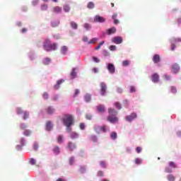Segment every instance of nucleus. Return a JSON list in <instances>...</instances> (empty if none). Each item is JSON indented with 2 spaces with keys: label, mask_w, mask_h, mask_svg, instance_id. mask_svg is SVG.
<instances>
[{
  "label": "nucleus",
  "mask_w": 181,
  "mask_h": 181,
  "mask_svg": "<svg viewBox=\"0 0 181 181\" xmlns=\"http://www.w3.org/2000/svg\"><path fill=\"white\" fill-rule=\"evenodd\" d=\"M43 48L46 52H52V50H56L57 49V44H52L50 40L47 39L44 42Z\"/></svg>",
  "instance_id": "nucleus-1"
},
{
  "label": "nucleus",
  "mask_w": 181,
  "mask_h": 181,
  "mask_svg": "<svg viewBox=\"0 0 181 181\" xmlns=\"http://www.w3.org/2000/svg\"><path fill=\"white\" fill-rule=\"evenodd\" d=\"M63 122L65 126L71 127L74 124V118L71 115H65L63 118Z\"/></svg>",
  "instance_id": "nucleus-2"
},
{
  "label": "nucleus",
  "mask_w": 181,
  "mask_h": 181,
  "mask_svg": "<svg viewBox=\"0 0 181 181\" xmlns=\"http://www.w3.org/2000/svg\"><path fill=\"white\" fill-rule=\"evenodd\" d=\"M94 129L97 134H101V132H107V126L103 125V127H100L98 125H95Z\"/></svg>",
  "instance_id": "nucleus-3"
},
{
  "label": "nucleus",
  "mask_w": 181,
  "mask_h": 181,
  "mask_svg": "<svg viewBox=\"0 0 181 181\" xmlns=\"http://www.w3.org/2000/svg\"><path fill=\"white\" fill-rule=\"evenodd\" d=\"M107 93V85L104 82L100 83V94L101 95H105Z\"/></svg>",
  "instance_id": "nucleus-4"
},
{
  "label": "nucleus",
  "mask_w": 181,
  "mask_h": 181,
  "mask_svg": "<svg viewBox=\"0 0 181 181\" xmlns=\"http://www.w3.org/2000/svg\"><path fill=\"white\" fill-rule=\"evenodd\" d=\"M94 22L99 23H104L105 22V18L100 16H95L94 17Z\"/></svg>",
  "instance_id": "nucleus-5"
},
{
  "label": "nucleus",
  "mask_w": 181,
  "mask_h": 181,
  "mask_svg": "<svg viewBox=\"0 0 181 181\" xmlns=\"http://www.w3.org/2000/svg\"><path fill=\"white\" fill-rule=\"evenodd\" d=\"M107 119L111 124H117L118 122V117L116 116H108Z\"/></svg>",
  "instance_id": "nucleus-6"
},
{
  "label": "nucleus",
  "mask_w": 181,
  "mask_h": 181,
  "mask_svg": "<svg viewBox=\"0 0 181 181\" xmlns=\"http://www.w3.org/2000/svg\"><path fill=\"white\" fill-rule=\"evenodd\" d=\"M112 42L115 43V45H121L122 43V37L119 36L115 37L112 39Z\"/></svg>",
  "instance_id": "nucleus-7"
},
{
  "label": "nucleus",
  "mask_w": 181,
  "mask_h": 181,
  "mask_svg": "<svg viewBox=\"0 0 181 181\" xmlns=\"http://www.w3.org/2000/svg\"><path fill=\"white\" fill-rule=\"evenodd\" d=\"M107 111L109 112V117H117L118 114V112L114 108H109Z\"/></svg>",
  "instance_id": "nucleus-8"
},
{
  "label": "nucleus",
  "mask_w": 181,
  "mask_h": 181,
  "mask_svg": "<svg viewBox=\"0 0 181 181\" xmlns=\"http://www.w3.org/2000/svg\"><path fill=\"white\" fill-rule=\"evenodd\" d=\"M107 70L111 74H114L115 73V66L112 64H108Z\"/></svg>",
  "instance_id": "nucleus-9"
},
{
  "label": "nucleus",
  "mask_w": 181,
  "mask_h": 181,
  "mask_svg": "<svg viewBox=\"0 0 181 181\" xmlns=\"http://www.w3.org/2000/svg\"><path fill=\"white\" fill-rule=\"evenodd\" d=\"M135 118H136V113H132L130 115L126 117V120L131 122V121H133Z\"/></svg>",
  "instance_id": "nucleus-10"
},
{
  "label": "nucleus",
  "mask_w": 181,
  "mask_h": 181,
  "mask_svg": "<svg viewBox=\"0 0 181 181\" xmlns=\"http://www.w3.org/2000/svg\"><path fill=\"white\" fill-rule=\"evenodd\" d=\"M63 83H64V79H60V80L57 81V84H55L54 86V90H59L60 88V85L63 84Z\"/></svg>",
  "instance_id": "nucleus-11"
},
{
  "label": "nucleus",
  "mask_w": 181,
  "mask_h": 181,
  "mask_svg": "<svg viewBox=\"0 0 181 181\" xmlns=\"http://www.w3.org/2000/svg\"><path fill=\"white\" fill-rule=\"evenodd\" d=\"M151 80L153 83H158L159 82V75L158 74H153L151 76Z\"/></svg>",
  "instance_id": "nucleus-12"
},
{
  "label": "nucleus",
  "mask_w": 181,
  "mask_h": 181,
  "mask_svg": "<svg viewBox=\"0 0 181 181\" xmlns=\"http://www.w3.org/2000/svg\"><path fill=\"white\" fill-rule=\"evenodd\" d=\"M173 73H179V70H180V67L177 64H174L172 66Z\"/></svg>",
  "instance_id": "nucleus-13"
},
{
  "label": "nucleus",
  "mask_w": 181,
  "mask_h": 181,
  "mask_svg": "<svg viewBox=\"0 0 181 181\" xmlns=\"http://www.w3.org/2000/svg\"><path fill=\"white\" fill-rule=\"evenodd\" d=\"M153 62L155 64H158L160 62V56L159 54H155L153 57Z\"/></svg>",
  "instance_id": "nucleus-14"
},
{
  "label": "nucleus",
  "mask_w": 181,
  "mask_h": 181,
  "mask_svg": "<svg viewBox=\"0 0 181 181\" xmlns=\"http://www.w3.org/2000/svg\"><path fill=\"white\" fill-rule=\"evenodd\" d=\"M52 129H53V124H52V122L50 121L47 122L46 130L50 132Z\"/></svg>",
  "instance_id": "nucleus-15"
},
{
  "label": "nucleus",
  "mask_w": 181,
  "mask_h": 181,
  "mask_svg": "<svg viewBox=\"0 0 181 181\" xmlns=\"http://www.w3.org/2000/svg\"><path fill=\"white\" fill-rule=\"evenodd\" d=\"M45 111H46L47 114H48L49 115H52V114H54V108H53L51 106L47 107Z\"/></svg>",
  "instance_id": "nucleus-16"
},
{
  "label": "nucleus",
  "mask_w": 181,
  "mask_h": 181,
  "mask_svg": "<svg viewBox=\"0 0 181 181\" xmlns=\"http://www.w3.org/2000/svg\"><path fill=\"white\" fill-rule=\"evenodd\" d=\"M98 112H105V106L104 105H99L97 106Z\"/></svg>",
  "instance_id": "nucleus-17"
},
{
  "label": "nucleus",
  "mask_w": 181,
  "mask_h": 181,
  "mask_svg": "<svg viewBox=\"0 0 181 181\" xmlns=\"http://www.w3.org/2000/svg\"><path fill=\"white\" fill-rule=\"evenodd\" d=\"M76 148V144L71 141L68 143V149L72 152V151H74V148Z\"/></svg>",
  "instance_id": "nucleus-18"
},
{
  "label": "nucleus",
  "mask_w": 181,
  "mask_h": 181,
  "mask_svg": "<svg viewBox=\"0 0 181 181\" xmlns=\"http://www.w3.org/2000/svg\"><path fill=\"white\" fill-rule=\"evenodd\" d=\"M117 32V28L115 27L109 28L107 30V35H112Z\"/></svg>",
  "instance_id": "nucleus-19"
},
{
  "label": "nucleus",
  "mask_w": 181,
  "mask_h": 181,
  "mask_svg": "<svg viewBox=\"0 0 181 181\" xmlns=\"http://www.w3.org/2000/svg\"><path fill=\"white\" fill-rule=\"evenodd\" d=\"M68 50H69V48L66 45H64L61 47V53L62 54H66Z\"/></svg>",
  "instance_id": "nucleus-20"
},
{
  "label": "nucleus",
  "mask_w": 181,
  "mask_h": 181,
  "mask_svg": "<svg viewBox=\"0 0 181 181\" xmlns=\"http://www.w3.org/2000/svg\"><path fill=\"white\" fill-rule=\"evenodd\" d=\"M52 12H54L55 13H60L62 12V7L60 6L54 7Z\"/></svg>",
  "instance_id": "nucleus-21"
},
{
  "label": "nucleus",
  "mask_w": 181,
  "mask_h": 181,
  "mask_svg": "<svg viewBox=\"0 0 181 181\" xmlns=\"http://www.w3.org/2000/svg\"><path fill=\"white\" fill-rule=\"evenodd\" d=\"M71 78H76V77H77V72H76V68H74L72 69V71L71 73Z\"/></svg>",
  "instance_id": "nucleus-22"
},
{
  "label": "nucleus",
  "mask_w": 181,
  "mask_h": 181,
  "mask_svg": "<svg viewBox=\"0 0 181 181\" xmlns=\"http://www.w3.org/2000/svg\"><path fill=\"white\" fill-rule=\"evenodd\" d=\"M53 152H54V153H55V155H59L60 153V148H59V146H56L53 148Z\"/></svg>",
  "instance_id": "nucleus-23"
},
{
  "label": "nucleus",
  "mask_w": 181,
  "mask_h": 181,
  "mask_svg": "<svg viewBox=\"0 0 181 181\" xmlns=\"http://www.w3.org/2000/svg\"><path fill=\"white\" fill-rule=\"evenodd\" d=\"M70 136L71 139H77V138H78V134L76 132H72L71 133Z\"/></svg>",
  "instance_id": "nucleus-24"
},
{
  "label": "nucleus",
  "mask_w": 181,
  "mask_h": 181,
  "mask_svg": "<svg viewBox=\"0 0 181 181\" xmlns=\"http://www.w3.org/2000/svg\"><path fill=\"white\" fill-rule=\"evenodd\" d=\"M51 62H52V59H50L49 58H45L43 61V64H45V66H47L48 64H50Z\"/></svg>",
  "instance_id": "nucleus-25"
},
{
  "label": "nucleus",
  "mask_w": 181,
  "mask_h": 181,
  "mask_svg": "<svg viewBox=\"0 0 181 181\" xmlns=\"http://www.w3.org/2000/svg\"><path fill=\"white\" fill-rule=\"evenodd\" d=\"M98 41V38L94 37L92 38L90 40L88 41V45H94V43L97 42Z\"/></svg>",
  "instance_id": "nucleus-26"
},
{
  "label": "nucleus",
  "mask_w": 181,
  "mask_h": 181,
  "mask_svg": "<svg viewBox=\"0 0 181 181\" xmlns=\"http://www.w3.org/2000/svg\"><path fill=\"white\" fill-rule=\"evenodd\" d=\"M70 25H71L72 29L76 30V29L78 28V25L76 24V23L74 22V21H71V22L70 23Z\"/></svg>",
  "instance_id": "nucleus-27"
},
{
  "label": "nucleus",
  "mask_w": 181,
  "mask_h": 181,
  "mask_svg": "<svg viewBox=\"0 0 181 181\" xmlns=\"http://www.w3.org/2000/svg\"><path fill=\"white\" fill-rule=\"evenodd\" d=\"M85 101L86 102V103H90V101H91V95H90V94H86V95H85Z\"/></svg>",
  "instance_id": "nucleus-28"
},
{
  "label": "nucleus",
  "mask_w": 181,
  "mask_h": 181,
  "mask_svg": "<svg viewBox=\"0 0 181 181\" xmlns=\"http://www.w3.org/2000/svg\"><path fill=\"white\" fill-rule=\"evenodd\" d=\"M129 64H131V61L124 60L122 62V66H124V67H127L129 66Z\"/></svg>",
  "instance_id": "nucleus-29"
},
{
  "label": "nucleus",
  "mask_w": 181,
  "mask_h": 181,
  "mask_svg": "<svg viewBox=\"0 0 181 181\" xmlns=\"http://www.w3.org/2000/svg\"><path fill=\"white\" fill-rule=\"evenodd\" d=\"M30 134H32V132L29 129H25L23 132V135H25V136H30Z\"/></svg>",
  "instance_id": "nucleus-30"
},
{
  "label": "nucleus",
  "mask_w": 181,
  "mask_h": 181,
  "mask_svg": "<svg viewBox=\"0 0 181 181\" xmlns=\"http://www.w3.org/2000/svg\"><path fill=\"white\" fill-rule=\"evenodd\" d=\"M110 138L115 141V139H117V132H113L110 134Z\"/></svg>",
  "instance_id": "nucleus-31"
},
{
  "label": "nucleus",
  "mask_w": 181,
  "mask_h": 181,
  "mask_svg": "<svg viewBox=\"0 0 181 181\" xmlns=\"http://www.w3.org/2000/svg\"><path fill=\"white\" fill-rule=\"evenodd\" d=\"M87 8H88V9H93V8H94V3H93V2H89V3L88 4V5H87Z\"/></svg>",
  "instance_id": "nucleus-32"
},
{
  "label": "nucleus",
  "mask_w": 181,
  "mask_h": 181,
  "mask_svg": "<svg viewBox=\"0 0 181 181\" xmlns=\"http://www.w3.org/2000/svg\"><path fill=\"white\" fill-rule=\"evenodd\" d=\"M115 107H116L117 110H121L122 108V107L121 106V103H119V102L115 103Z\"/></svg>",
  "instance_id": "nucleus-33"
},
{
  "label": "nucleus",
  "mask_w": 181,
  "mask_h": 181,
  "mask_svg": "<svg viewBox=\"0 0 181 181\" xmlns=\"http://www.w3.org/2000/svg\"><path fill=\"white\" fill-rule=\"evenodd\" d=\"M175 176H173V175H168V180L169 181H175Z\"/></svg>",
  "instance_id": "nucleus-34"
},
{
  "label": "nucleus",
  "mask_w": 181,
  "mask_h": 181,
  "mask_svg": "<svg viewBox=\"0 0 181 181\" xmlns=\"http://www.w3.org/2000/svg\"><path fill=\"white\" fill-rule=\"evenodd\" d=\"M16 112L18 115H21V114H23V110H22V108L21 107H17Z\"/></svg>",
  "instance_id": "nucleus-35"
},
{
  "label": "nucleus",
  "mask_w": 181,
  "mask_h": 181,
  "mask_svg": "<svg viewBox=\"0 0 181 181\" xmlns=\"http://www.w3.org/2000/svg\"><path fill=\"white\" fill-rule=\"evenodd\" d=\"M28 118H29V113L25 111L23 112V119H28Z\"/></svg>",
  "instance_id": "nucleus-36"
},
{
  "label": "nucleus",
  "mask_w": 181,
  "mask_h": 181,
  "mask_svg": "<svg viewBox=\"0 0 181 181\" xmlns=\"http://www.w3.org/2000/svg\"><path fill=\"white\" fill-rule=\"evenodd\" d=\"M169 166L170 168H177V166L176 165V164L173 161H171V162L169 163Z\"/></svg>",
  "instance_id": "nucleus-37"
},
{
  "label": "nucleus",
  "mask_w": 181,
  "mask_h": 181,
  "mask_svg": "<svg viewBox=\"0 0 181 181\" xmlns=\"http://www.w3.org/2000/svg\"><path fill=\"white\" fill-rule=\"evenodd\" d=\"M83 27L85 28V29H86V30H90V29H91V26L88 23H85L83 25Z\"/></svg>",
  "instance_id": "nucleus-38"
},
{
  "label": "nucleus",
  "mask_w": 181,
  "mask_h": 181,
  "mask_svg": "<svg viewBox=\"0 0 181 181\" xmlns=\"http://www.w3.org/2000/svg\"><path fill=\"white\" fill-rule=\"evenodd\" d=\"M81 173H86V166H81L79 169Z\"/></svg>",
  "instance_id": "nucleus-39"
},
{
  "label": "nucleus",
  "mask_w": 181,
  "mask_h": 181,
  "mask_svg": "<svg viewBox=\"0 0 181 181\" xmlns=\"http://www.w3.org/2000/svg\"><path fill=\"white\" fill-rule=\"evenodd\" d=\"M141 163H142V160H141V158H136L135 159V164L136 165H141Z\"/></svg>",
  "instance_id": "nucleus-40"
},
{
  "label": "nucleus",
  "mask_w": 181,
  "mask_h": 181,
  "mask_svg": "<svg viewBox=\"0 0 181 181\" xmlns=\"http://www.w3.org/2000/svg\"><path fill=\"white\" fill-rule=\"evenodd\" d=\"M57 141H58V143L62 144V142H63V136L59 135L57 137Z\"/></svg>",
  "instance_id": "nucleus-41"
},
{
  "label": "nucleus",
  "mask_w": 181,
  "mask_h": 181,
  "mask_svg": "<svg viewBox=\"0 0 181 181\" xmlns=\"http://www.w3.org/2000/svg\"><path fill=\"white\" fill-rule=\"evenodd\" d=\"M33 149L34 151H37V149H39V144H37L36 142H35L33 144Z\"/></svg>",
  "instance_id": "nucleus-42"
},
{
  "label": "nucleus",
  "mask_w": 181,
  "mask_h": 181,
  "mask_svg": "<svg viewBox=\"0 0 181 181\" xmlns=\"http://www.w3.org/2000/svg\"><path fill=\"white\" fill-rule=\"evenodd\" d=\"M100 165L102 168H107V163H105V161H100Z\"/></svg>",
  "instance_id": "nucleus-43"
},
{
  "label": "nucleus",
  "mask_w": 181,
  "mask_h": 181,
  "mask_svg": "<svg viewBox=\"0 0 181 181\" xmlns=\"http://www.w3.org/2000/svg\"><path fill=\"white\" fill-rule=\"evenodd\" d=\"M42 97L45 100H47V98H49V93H47V92H45L42 95Z\"/></svg>",
  "instance_id": "nucleus-44"
},
{
  "label": "nucleus",
  "mask_w": 181,
  "mask_h": 181,
  "mask_svg": "<svg viewBox=\"0 0 181 181\" xmlns=\"http://www.w3.org/2000/svg\"><path fill=\"white\" fill-rule=\"evenodd\" d=\"M90 139H91V141H93V142H97V141H98V139H97V136H90Z\"/></svg>",
  "instance_id": "nucleus-45"
},
{
  "label": "nucleus",
  "mask_w": 181,
  "mask_h": 181,
  "mask_svg": "<svg viewBox=\"0 0 181 181\" xmlns=\"http://www.w3.org/2000/svg\"><path fill=\"white\" fill-rule=\"evenodd\" d=\"M171 93H173L174 94L177 93V90L176 89V87L171 86Z\"/></svg>",
  "instance_id": "nucleus-46"
},
{
  "label": "nucleus",
  "mask_w": 181,
  "mask_h": 181,
  "mask_svg": "<svg viewBox=\"0 0 181 181\" xmlns=\"http://www.w3.org/2000/svg\"><path fill=\"white\" fill-rule=\"evenodd\" d=\"M109 49L112 52H114L115 50H117V47L115 45H111V46H110Z\"/></svg>",
  "instance_id": "nucleus-47"
},
{
  "label": "nucleus",
  "mask_w": 181,
  "mask_h": 181,
  "mask_svg": "<svg viewBox=\"0 0 181 181\" xmlns=\"http://www.w3.org/2000/svg\"><path fill=\"white\" fill-rule=\"evenodd\" d=\"M64 11L65 12H69V11H70V6H67V5L64 6Z\"/></svg>",
  "instance_id": "nucleus-48"
},
{
  "label": "nucleus",
  "mask_w": 181,
  "mask_h": 181,
  "mask_svg": "<svg viewBox=\"0 0 181 181\" xmlns=\"http://www.w3.org/2000/svg\"><path fill=\"white\" fill-rule=\"evenodd\" d=\"M41 11H47V5L44 4L41 6Z\"/></svg>",
  "instance_id": "nucleus-49"
},
{
  "label": "nucleus",
  "mask_w": 181,
  "mask_h": 181,
  "mask_svg": "<svg viewBox=\"0 0 181 181\" xmlns=\"http://www.w3.org/2000/svg\"><path fill=\"white\" fill-rule=\"evenodd\" d=\"M30 163L31 165H36V160H35L34 158H30Z\"/></svg>",
  "instance_id": "nucleus-50"
},
{
  "label": "nucleus",
  "mask_w": 181,
  "mask_h": 181,
  "mask_svg": "<svg viewBox=\"0 0 181 181\" xmlns=\"http://www.w3.org/2000/svg\"><path fill=\"white\" fill-rule=\"evenodd\" d=\"M79 127H80V129L83 130L86 129V124L84 123H81Z\"/></svg>",
  "instance_id": "nucleus-51"
},
{
  "label": "nucleus",
  "mask_w": 181,
  "mask_h": 181,
  "mask_svg": "<svg viewBox=\"0 0 181 181\" xmlns=\"http://www.w3.org/2000/svg\"><path fill=\"white\" fill-rule=\"evenodd\" d=\"M130 93H135L136 91V89L134 88V86H130Z\"/></svg>",
  "instance_id": "nucleus-52"
},
{
  "label": "nucleus",
  "mask_w": 181,
  "mask_h": 181,
  "mask_svg": "<svg viewBox=\"0 0 181 181\" xmlns=\"http://www.w3.org/2000/svg\"><path fill=\"white\" fill-rule=\"evenodd\" d=\"M52 28H57V26H59V23L53 22V23H52Z\"/></svg>",
  "instance_id": "nucleus-53"
},
{
  "label": "nucleus",
  "mask_w": 181,
  "mask_h": 181,
  "mask_svg": "<svg viewBox=\"0 0 181 181\" xmlns=\"http://www.w3.org/2000/svg\"><path fill=\"white\" fill-rule=\"evenodd\" d=\"M21 128L22 129H26V128H28V125H26V124H25V123H23V124H21Z\"/></svg>",
  "instance_id": "nucleus-54"
},
{
  "label": "nucleus",
  "mask_w": 181,
  "mask_h": 181,
  "mask_svg": "<svg viewBox=\"0 0 181 181\" xmlns=\"http://www.w3.org/2000/svg\"><path fill=\"white\" fill-rule=\"evenodd\" d=\"M78 94H80V90H78V89H76L74 97H77V95H78Z\"/></svg>",
  "instance_id": "nucleus-55"
},
{
  "label": "nucleus",
  "mask_w": 181,
  "mask_h": 181,
  "mask_svg": "<svg viewBox=\"0 0 181 181\" xmlns=\"http://www.w3.org/2000/svg\"><path fill=\"white\" fill-rule=\"evenodd\" d=\"M136 151L137 152V153H139L140 152H142V148L138 146L136 148Z\"/></svg>",
  "instance_id": "nucleus-56"
},
{
  "label": "nucleus",
  "mask_w": 181,
  "mask_h": 181,
  "mask_svg": "<svg viewBox=\"0 0 181 181\" xmlns=\"http://www.w3.org/2000/svg\"><path fill=\"white\" fill-rule=\"evenodd\" d=\"M74 163V157H71L69 159V164L73 165Z\"/></svg>",
  "instance_id": "nucleus-57"
},
{
  "label": "nucleus",
  "mask_w": 181,
  "mask_h": 181,
  "mask_svg": "<svg viewBox=\"0 0 181 181\" xmlns=\"http://www.w3.org/2000/svg\"><path fill=\"white\" fill-rule=\"evenodd\" d=\"M93 62H95V63H100V59L96 57H93Z\"/></svg>",
  "instance_id": "nucleus-58"
},
{
  "label": "nucleus",
  "mask_w": 181,
  "mask_h": 181,
  "mask_svg": "<svg viewBox=\"0 0 181 181\" xmlns=\"http://www.w3.org/2000/svg\"><path fill=\"white\" fill-rule=\"evenodd\" d=\"M166 173H172V170L169 167L165 168Z\"/></svg>",
  "instance_id": "nucleus-59"
},
{
  "label": "nucleus",
  "mask_w": 181,
  "mask_h": 181,
  "mask_svg": "<svg viewBox=\"0 0 181 181\" xmlns=\"http://www.w3.org/2000/svg\"><path fill=\"white\" fill-rule=\"evenodd\" d=\"M86 119H91L93 118V116L90 114L86 115Z\"/></svg>",
  "instance_id": "nucleus-60"
},
{
  "label": "nucleus",
  "mask_w": 181,
  "mask_h": 181,
  "mask_svg": "<svg viewBox=\"0 0 181 181\" xmlns=\"http://www.w3.org/2000/svg\"><path fill=\"white\" fill-rule=\"evenodd\" d=\"M23 146H22V145H17V146H16V149H17L18 151H21Z\"/></svg>",
  "instance_id": "nucleus-61"
},
{
  "label": "nucleus",
  "mask_w": 181,
  "mask_h": 181,
  "mask_svg": "<svg viewBox=\"0 0 181 181\" xmlns=\"http://www.w3.org/2000/svg\"><path fill=\"white\" fill-rule=\"evenodd\" d=\"M98 176H104V173L103 171H98Z\"/></svg>",
  "instance_id": "nucleus-62"
},
{
  "label": "nucleus",
  "mask_w": 181,
  "mask_h": 181,
  "mask_svg": "<svg viewBox=\"0 0 181 181\" xmlns=\"http://www.w3.org/2000/svg\"><path fill=\"white\" fill-rule=\"evenodd\" d=\"M164 78H165L167 81L170 80V76L168 75H163Z\"/></svg>",
  "instance_id": "nucleus-63"
},
{
  "label": "nucleus",
  "mask_w": 181,
  "mask_h": 181,
  "mask_svg": "<svg viewBox=\"0 0 181 181\" xmlns=\"http://www.w3.org/2000/svg\"><path fill=\"white\" fill-rule=\"evenodd\" d=\"M117 93H119V94H121L122 93V88H117Z\"/></svg>",
  "instance_id": "nucleus-64"
}]
</instances>
